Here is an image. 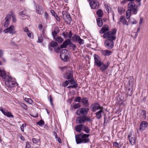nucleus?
I'll return each mask as SVG.
<instances>
[{"mask_svg": "<svg viewBox=\"0 0 148 148\" xmlns=\"http://www.w3.org/2000/svg\"><path fill=\"white\" fill-rule=\"evenodd\" d=\"M51 12L52 14L54 16L56 20L58 21H60V19L59 17L57 16V14L53 10H51Z\"/></svg>", "mask_w": 148, "mask_h": 148, "instance_id": "28", "label": "nucleus"}, {"mask_svg": "<svg viewBox=\"0 0 148 148\" xmlns=\"http://www.w3.org/2000/svg\"><path fill=\"white\" fill-rule=\"evenodd\" d=\"M97 21L98 26L99 27H101L103 25V22L101 19L98 18H97Z\"/></svg>", "mask_w": 148, "mask_h": 148, "instance_id": "29", "label": "nucleus"}, {"mask_svg": "<svg viewBox=\"0 0 148 148\" xmlns=\"http://www.w3.org/2000/svg\"><path fill=\"white\" fill-rule=\"evenodd\" d=\"M119 21L122 22L123 25H128V23H127L126 20L124 16H122L120 17Z\"/></svg>", "mask_w": 148, "mask_h": 148, "instance_id": "25", "label": "nucleus"}, {"mask_svg": "<svg viewBox=\"0 0 148 148\" xmlns=\"http://www.w3.org/2000/svg\"><path fill=\"white\" fill-rule=\"evenodd\" d=\"M69 47H71V48H72L73 49V50H74L75 49L76 47V45L72 43L71 42V43L69 44Z\"/></svg>", "mask_w": 148, "mask_h": 148, "instance_id": "43", "label": "nucleus"}, {"mask_svg": "<svg viewBox=\"0 0 148 148\" xmlns=\"http://www.w3.org/2000/svg\"><path fill=\"white\" fill-rule=\"evenodd\" d=\"M134 0H124L121 2V3L123 4H124L128 1H134Z\"/></svg>", "mask_w": 148, "mask_h": 148, "instance_id": "51", "label": "nucleus"}, {"mask_svg": "<svg viewBox=\"0 0 148 148\" xmlns=\"http://www.w3.org/2000/svg\"><path fill=\"white\" fill-rule=\"evenodd\" d=\"M57 34V32H56L55 31H54L52 32V35L54 38L56 36Z\"/></svg>", "mask_w": 148, "mask_h": 148, "instance_id": "55", "label": "nucleus"}, {"mask_svg": "<svg viewBox=\"0 0 148 148\" xmlns=\"http://www.w3.org/2000/svg\"><path fill=\"white\" fill-rule=\"evenodd\" d=\"M90 122L91 121V119L88 116H82L78 117L77 119L76 123H84L86 121Z\"/></svg>", "mask_w": 148, "mask_h": 148, "instance_id": "7", "label": "nucleus"}, {"mask_svg": "<svg viewBox=\"0 0 148 148\" xmlns=\"http://www.w3.org/2000/svg\"><path fill=\"white\" fill-rule=\"evenodd\" d=\"M72 36V34L71 31L69 32V34L68 35V37L70 38Z\"/></svg>", "mask_w": 148, "mask_h": 148, "instance_id": "61", "label": "nucleus"}, {"mask_svg": "<svg viewBox=\"0 0 148 148\" xmlns=\"http://www.w3.org/2000/svg\"><path fill=\"white\" fill-rule=\"evenodd\" d=\"M37 123L39 126H42L44 125V122L42 120H41L38 122H37Z\"/></svg>", "mask_w": 148, "mask_h": 148, "instance_id": "45", "label": "nucleus"}, {"mask_svg": "<svg viewBox=\"0 0 148 148\" xmlns=\"http://www.w3.org/2000/svg\"><path fill=\"white\" fill-rule=\"evenodd\" d=\"M133 134V131H131L128 136V139L132 145L136 143V139Z\"/></svg>", "mask_w": 148, "mask_h": 148, "instance_id": "11", "label": "nucleus"}, {"mask_svg": "<svg viewBox=\"0 0 148 148\" xmlns=\"http://www.w3.org/2000/svg\"><path fill=\"white\" fill-rule=\"evenodd\" d=\"M10 13L11 14H10V16H12L13 21L14 22H16V16L14 14V12L12 11H11Z\"/></svg>", "mask_w": 148, "mask_h": 148, "instance_id": "33", "label": "nucleus"}, {"mask_svg": "<svg viewBox=\"0 0 148 148\" xmlns=\"http://www.w3.org/2000/svg\"><path fill=\"white\" fill-rule=\"evenodd\" d=\"M89 109L88 108L84 107L77 110L76 112V114L78 115L82 114V116H86L87 115Z\"/></svg>", "mask_w": 148, "mask_h": 148, "instance_id": "6", "label": "nucleus"}, {"mask_svg": "<svg viewBox=\"0 0 148 148\" xmlns=\"http://www.w3.org/2000/svg\"><path fill=\"white\" fill-rule=\"evenodd\" d=\"M76 41L80 45H83L84 43V40L81 39L79 36H78Z\"/></svg>", "mask_w": 148, "mask_h": 148, "instance_id": "32", "label": "nucleus"}, {"mask_svg": "<svg viewBox=\"0 0 148 148\" xmlns=\"http://www.w3.org/2000/svg\"><path fill=\"white\" fill-rule=\"evenodd\" d=\"M127 96H131L132 95V90L129 88L126 90Z\"/></svg>", "mask_w": 148, "mask_h": 148, "instance_id": "37", "label": "nucleus"}, {"mask_svg": "<svg viewBox=\"0 0 148 148\" xmlns=\"http://www.w3.org/2000/svg\"><path fill=\"white\" fill-rule=\"evenodd\" d=\"M81 99H82L80 97H78L75 99L74 101L79 102L81 101Z\"/></svg>", "mask_w": 148, "mask_h": 148, "instance_id": "46", "label": "nucleus"}, {"mask_svg": "<svg viewBox=\"0 0 148 148\" xmlns=\"http://www.w3.org/2000/svg\"><path fill=\"white\" fill-rule=\"evenodd\" d=\"M24 100L29 104H32L33 102L32 99L30 98H25L24 99Z\"/></svg>", "mask_w": 148, "mask_h": 148, "instance_id": "40", "label": "nucleus"}, {"mask_svg": "<svg viewBox=\"0 0 148 148\" xmlns=\"http://www.w3.org/2000/svg\"><path fill=\"white\" fill-rule=\"evenodd\" d=\"M98 17H101L103 15V11L101 9L98 10L96 12Z\"/></svg>", "mask_w": 148, "mask_h": 148, "instance_id": "34", "label": "nucleus"}, {"mask_svg": "<svg viewBox=\"0 0 148 148\" xmlns=\"http://www.w3.org/2000/svg\"><path fill=\"white\" fill-rule=\"evenodd\" d=\"M67 51V49H63L60 51V57L61 59L64 62H67L69 60L68 56L65 54V52Z\"/></svg>", "mask_w": 148, "mask_h": 148, "instance_id": "10", "label": "nucleus"}, {"mask_svg": "<svg viewBox=\"0 0 148 148\" xmlns=\"http://www.w3.org/2000/svg\"><path fill=\"white\" fill-rule=\"evenodd\" d=\"M141 0H135L134 1H130L128 4V7L129 10L132 11V13L136 14L138 12L137 8L140 5Z\"/></svg>", "mask_w": 148, "mask_h": 148, "instance_id": "3", "label": "nucleus"}, {"mask_svg": "<svg viewBox=\"0 0 148 148\" xmlns=\"http://www.w3.org/2000/svg\"><path fill=\"white\" fill-rule=\"evenodd\" d=\"M148 125V123L146 121H143L140 124L139 130L141 131H143L147 127Z\"/></svg>", "mask_w": 148, "mask_h": 148, "instance_id": "19", "label": "nucleus"}, {"mask_svg": "<svg viewBox=\"0 0 148 148\" xmlns=\"http://www.w3.org/2000/svg\"><path fill=\"white\" fill-rule=\"evenodd\" d=\"M131 11L130 10H128L126 13V17L127 19H129L131 16Z\"/></svg>", "mask_w": 148, "mask_h": 148, "instance_id": "35", "label": "nucleus"}, {"mask_svg": "<svg viewBox=\"0 0 148 148\" xmlns=\"http://www.w3.org/2000/svg\"><path fill=\"white\" fill-rule=\"evenodd\" d=\"M76 88V86L75 85H71L67 87V88Z\"/></svg>", "mask_w": 148, "mask_h": 148, "instance_id": "59", "label": "nucleus"}, {"mask_svg": "<svg viewBox=\"0 0 148 148\" xmlns=\"http://www.w3.org/2000/svg\"><path fill=\"white\" fill-rule=\"evenodd\" d=\"M111 39H106L104 42V45L108 49H112L114 46L113 41Z\"/></svg>", "mask_w": 148, "mask_h": 148, "instance_id": "9", "label": "nucleus"}, {"mask_svg": "<svg viewBox=\"0 0 148 148\" xmlns=\"http://www.w3.org/2000/svg\"><path fill=\"white\" fill-rule=\"evenodd\" d=\"M143 18H140V20L139 21V24H142L143 22Z\"/></svg>", "mask_w": 148, "mask_h": 148, "instance_id": "64", "label": "nucleus"}, {"mask_svg": "<svg viewBox=\"0 0 148 148\" xmlns=\"http://www.w3.org/2000/svg\"><path fill=\"white\" fill-rule=\"evenodd\" d=\"M82 124H79L76 126L75 130L77 132H80L82 130Z\"/></svg>", "mask_w": 148, "mask_h": 148, "instance_id": "26", "label": "nucleus"}, {"mask_svg": "<svg viewBox=\"0 0 148 148\" xmlns=\"http://www.w3.org/2000/svg\"><path fill=\"white\" fill-rule=\"evenodd\" d=\"M43 37L42 36H39L38 37V40L37 42L39 43H41L42 42Z\"/></svg>", "mask_w": 148, "mask_h": 148, "instance_id": "50", "label": "nucleus"}, {"mask_svg": "<svg viewBox=\"0 0 148 148\" xmlns=\"http://www.w3.org/2000/svg\"><path fill=\"white\" fill-rule=\"evenodd\" d=\"M118 10L119 13L120 14H121L125 11V10L122 7H119L118 8Z\"/></svg>", "mask_w": 148, "mask_h": 148, "instance_id": "39", "label": "nucleus"}, {"mask_svg": "<svg viewBox=\"0 0 148 148\" xmlns=\"http://www.w3.org/2000/svg\"><path fill=\"white\" fill-rule=\"evenodd\" d=\"M91 8L93 9H97L99 6V3L98 1L94 0L90 2L89 3Z\"/></svg>", "mask_w": 148, "mask_h": 148, "instance_id": "15", "label": "nucleus"}, {"mask_svg": "<svg viewBox=\"0 0 148 148\" xmlns=\"http://www.w3.org/2000/svg\"><path fill=\"white\" fill-rule=\"evenodd\" d=\"M26 126V125H25V124H23L21 126V130L22 132L24 131L23 128H24V126Z\"/></svg>", "mask_w": 148, "mask_h": 148, "instance_id": "56", "label": "nucleus"}, {"mask_svg": "<svg viewBox=\"0 0 148 148\" xmlns=\"http://www.w3.org/2000/svg\"><path fill=\"white\" fill-rule=\"evenodd\" d=\"M101 53L102 55L104 56H109L111 54L112 51L108 50H106L102 51Z\"/></svg>", "mask_w": 148, "mask_h": 148, "instance_id": "24", "label": "nucleus"}, {"mask_svg": "<svg viewBox=\"0 0 148 148\" xmlns=\"http://www.w3.org/2000/svg\"><path fill=\"white\" fill-rule=\"evenodd\" d=\"M24 31L25 32H26L27 33L28 32H29L30 31L28 30V29L27 27H25L24 28Z\"/></svg>", "mask_w": 148, "mask_h": 148, "instance_id": "63", "label": "nucleus"}, {"mask_svg": "<svg viewBox=\"0 0 148 148\" xmlns=\"http://www.w3.org/2000/svg\"><path fill=\"white\" fill-rule=\"evenodd\" d=\"M103 108L100 107L98 102H95L92 104L90 106V108L92 112H95L98 109L100 110V108Z\"/></svg>", "mask_w": 148, "mask_h": 148, "instance_id": "13", "label": "nucleus"}, {"mask_svg": "<svg viewBox=\"0 0 148 148\" xmlns=\"http://www.w3.org/2000/svg\"><path fill=\"white\" fill-rule=\"evenodd\" d=\"M62 34V35L65 38H66L68 37V33L67 32H64Z\"/></svg>", "mask_w": 148, "mask_h": 148, "instance_id": "53", "label": "nucleus"}, {"mask_svg": "<svg viewBox=\"0 0 148 148\" xmlns=\"http://www.w3.org/2000/svg\"><path fill=\"white\" fill-rule=\"evenodd\" d=\"M27 34V35L28 37L29 38H34L33 34L30 31L28 32Z\"/></svg>", "mask_w": 148, "mask_h": 148, "instance_id": "42", "label": "nucleus"}, {"mask_svg": "<svg viewBox=\"0 0 148 148\" xmlns=\"http://www.w3.org/2000/svg\"><path fill=\"white\" fill-rule=\"evenodd\" d=\"M3 32L5 33H9L12 34L16 33L15 28L13 25H11L9 27L6 28L4 29Z\"/></svg>", "mask_w": 148, "mask_h": 148, "instance_id": "12", "label": "nucleus"}, {"mask_svg": "<svg viewBox=\"0 0 148 148\" xmlns=\"http://www.w3.org/2000/svg\"><path fill=\"white\" fill-rule=\"evenodd\" d=\"M3 54V50L0 49V58L1 57Z\"/></svg>", "mask_w": 148, "mask_h": 148, "instance_id": "60", "label": "nucleus"}, {"mask_svg": "<svg viewBox=\"0 0 148 148\" xmlns=\"http://www.w3.org/2000/svg\"><path fill=\"white\" fill-rule=\"evenodd\" d=\"M103 111V108H100V110L95 113L96 115V118L97 119H99L101 117V113Z\"/></svg>", "mask_w": 148, "mask_h": 148, "instance_id": "22", "label": "nucleus"}, {"mask_svg": "<svg viewBox=\"0 0 148 148\" xmlns=\"http://www.w3.org/2000/svg\"><path fill=\"white\" fill-rule=\"evenodd\" d=\"M25 14L23 11L19 13V15L22 16H23V15H25Z\"/></svg>", "mask_w": 148, "mask_h": 148, "instance_id": "58", "label": "nucleus"}, {"mask_svg": "<svg viewBox=\"0 0 148 148\" xmlns=\"http://www.w3.org/2000/svg\"><path fill=\"white\" fill-rule=\"evenodd\" d=\"M93 56L95 65H96L97 67H99L102 72H103L108 69L109 65V62H107V64H105L100 60L99 57L97 55L95 54Z\"/></svg>", "mask_w": 148, "mask_h": 148, "instance_id": "1", "label": "nucleus"}, {"mask_svg": "<svg viewBox=\"0 0 148 148\" xmlns=\"http://www.w3.org/2000/svg\"><path fill=\"white\" fill-rule=\"evenodd\" d=\"M81 102L85 107H88L89 105L88 99L86 97H83L82 99Z\"/></svg>", "mask_w": 148, "mask_h": 148, "instance_id": "21", "label": "nucleus"}, {"mask_svg": "<svg viewBox=\"0 0 148 148\" xmlns=\"http://www.w3.org/2000/svg\"><path fill=\"white\" fill-rule=\"evenodd\" d=\"M66 68V73L64 75V77L65 79H69L73 78V73L71 67H63L61 68V70L62 71L64 69Z\"/></svg>", "mask_w": 148, "mask_h": 148, "instance_id": "5", "label": "nucleus"}, {"mask_svg": "<svg viewBox=\"0 0 148 148\" xmlns=\"http://www.w3.org/2000/svg\"><path fill=\"white\" fill-rule=\"evenodd\" d=\"M80 106L79 103H77L74 105L73 107L75 109H76L80 107Z\"/></svg>", "mask_w": 148, "mask_h": 148, "instance_id": "48", "label": "nucleus"}, {"mask_svg": "<svg viewBox=\"0 0 148 148\" xmlns=\"http://www.w3.org/2000/svg\"><path fill=\"white\" fill-rule=\"evenodd\" d=\"M104 5L105 7L106 8L108 12L109 11V8H110L109 7L108 5L107 4H105Z\"/></svg>", "mask_w": 148, "mask_h": 148, "instance_id": "57", "label": "nucleus"}, {"mask_svg": "<svg viewBox=\"0 0 148 148\" xmlns=\"http://www.w3.org/2000/svg\"><path fill=\"white\" fill-rule=\"evenodd\" d=\"M60 48L59 47H56L54 49L56 53H58L60 51Z\"/></svg>", "mask_w": 148, "mask_h": 148, "instance_id": "52", "label": "nucleus"}, {"mask_svg": "<svg viewBox=\"0 0 148 148\" xmlns=\"http://www.w3.org/2000/svg\"><path fill=\"white\" fill-rule=\"evenodd\" d=\"M113 145L116 147H119V145L116 142H115L113 143Z\"/></svg>", "mask_w": 148, "mask_h": 148, "instance_id": "54", "label": "nucleus"}, {"mask_svg": "<svg viewBox=\"0 0 148 148\" xmlns=\"http://www.w3.org/2000/svg\"><path fill=\"white\" fill-rule=\"evenodd\" d=\"M58 45V43L54 41H52L50 42L49 44V45L51 47H56Z\"/></svg>", "mask_w": 148, "mask_h": 148, "instance_id": "30", "label": "nucleus"}, {"mask_svg": "<svg viewBox=\"0 0 148 148\" xmlns=\"http://www.w3.org/2000/svg\"><path fill=\"white\" fill-rule=\"evenodd\" d=\"M21 105L22 107L25 110H27V106L24 103H21Z\"/></svg>", "mask_w": 148, "mask_h": 148, "instance_id": "49", "label": "nucleus"}, {"mask_svg": "<svg viewBox=\"0 0 148 148\" xmlns=\"http://www.w3.org/2000/svg\"><path fill=\"white\" fill-rule=\"evenodd\" d=\"M90 136L89 134L81 133L75 135V140L77 144L81 143H86L90 141L88 138Z\"/></svg>", "mask_w": 148, "mask_h": 148, "instance_id": "2", "label": "nucleus"}, {"mask_svg": "<svg viewBox=\"0 0 148 148\" xmlns=\"http://www.w3.org/2000/svg\"><path fill=\"white\" fill-rule=\"evenodd\" d=\"M32 141L34 143L37 144L40 141V139L36 138H33L32 139Z\"/></svg>", "mask_w": 148, "mask_h": 148, "instance_id": "41", "label": "nucleus"}, {"mask_svg": "<svg viewBox=\"0 0 148 148\" xmlns=\"http://www.w3.org/2000/svg\"><path fill=\"white\" fill-rule=\"evenodd\" d=\"M78 36L74 35L71 38V40L74 42L76 41Z\"/></svg>", "mask_w": 148, "mask_h": 148, "instance_id": "44", "label": "nucleus"}, {"mask_svg": "<svg viewBox=\"0 0 148 148\" xmlns=\"http://www.w3.org/2000/svg\"><path fill=\"white\" fill-rule=\"evenodd\" d=\"M12 80L6 79L5 83L6 86L8 87H12L14 86L15 82Z\"/></svg>", "mask_w": 148, "mask_h": 148, "instance_id": "16", "label": "nucleus"}, {"mask_svg": "<svg viewBox=\"0 0 148 148\" xmlns=\"http://www.w3.org/2000/svg\"><path fill=\"white\" fill-rule=\"evenodd\" d=\"M70 83L71 85H75L76 86V88L78 84L76 83L73 80V79L70 80Z\"/></svg>", "mask_w": 148, "mask_h": 148, "instance_id": "38", "label": "nucleus"}, {"mask_svg": "<svg viewBox=\"0 0 148 148\" xmlns=\"http://www.w3.org/2000/svg\"><path fill=\"white\" fill-rule=\"evenodd\" d=\"M0 76L3 79L12 80V79L11 77L7 76L6 72L3 70H0Z\"/></svg>", "mask_w": 148, "mask_h": 148, "instance_id": "14", "label": "nucleus"}, {"mask_svg": "<svg viewBox=\"0 0 148 148\" xmlns=\"http://www.w3.org/2000/svg\"><path fill=\"white\" fill-rule=\"evenodd\" d=\"M109 30V27L108 26L105 25H104L101 29L100 31L99 32L100 34H103L105 33V32L108 31Z\"/></svg>", "mask_w": 148, "mask_h": 148, "instance_id": "23", "label": "nucleus"}, {"mask_svg": "<svg viewBox=\"0 0 148 148\" xmlns=\"http://www.w3.org/2000/svg\"><path fill=\"white\" fill-rule=\"evenodd\" d=\"M0 110L5 116L8 117H13V116L12 114L11 113L8 111L7 110H5V109H4L1 108H0Z\"/></svg>", "mask_w": 148, "mask_h": 148, "instance_id": "17", "label": "nucleus"}, {"mask_svg": "<svg viewBox=\"0 0 148 148\" xmlns=\"http://www.w3.org/2000/svg\"><path fill=\"white\" fill-rule=\"evenodd\" d=\"M10 15L7 14L5 18V22L4 23V26L5 27H7L10 23Z\"/></svg>", "mask_w": 148, "mask_h": 148, "instance_id": "18", "label": "nucleus"}, {"mask_svg": "<svg viewBox=\"0 0 148 148\" xmlns=\"http://www.w3.org/2000/svg\"><path fill=\"white\" fill-rule=\"evenodd\" d=\"M71 43V39H67L63 42L62 44L60 46L61 49L66 48L67 46Z\"/></svg>", "mask_w": 148, "mask_h": 148, "instance_id": "20", "label": "nucleus"}, {"mask_svg": "<svg viewBox=\"0 0 148 148\" xmlns=\"http://www.w3.org/2000/svg\"><path fill=\"white\" fill-rule=\"evenodd\" d=\"M69 83H70V80H66L63 83V86L64 87H66L68 85Z\"/></svg>", "mask_w": 148, "mask_h": 148, "instance_id": "47", "label": "nucleus"}, {"mask_svg": "<svg viewBox=\"0 0 148 148\" xmlns=\"http://www.w3.org/2000/svg\"><path fill=\"white\" fill-rule=\"evenodd\" d=\"M62 15L63 17V19L65 20L66 23H68L69 21L70 24L72 20V18L69 13L65 11H63L62 12Z\"/></svg>", "mask_w": 148, "mask_h": 148, "instance_id": "8", "label": "nucleus"}, {"mask_svg": "<svg viewBox=\"0 0 148 148\" xmlns=\"http://www.w3.org/2000/svg\"><path fill=\"white\" fill-rule=\"evenodd\" d=\"M82 130L84 131L87 133H89L90 132V130L89 128L88 127L86 126V125H83V127Z\"/></svg>", "mask_w": 148, "mask_h": 148, "instance_id": "27", "label": "nucleus"}, {"mask_svg": "<svg viewBox=\"0 0 148 148\" xmlns=\"http://www.w3.org/2000/svg\"><path fill=\"white\" fill-rule=\"evenodd\" d=\"M116 32V29H114L112 31L104 33L103 35V37L104 38H108L109 39L114 40L116 38L115 34Z\"/></svg>", "mask_w": 148, "mask_h": 148, "instance_id": "4", "label": "nucleus"}, {"mask_svg": "<svg viewBox=\"0 0 148 148\" xmlns=\"http://www.w3.org/2000/svg\"><path fill=\"white\" fill-rule=\"evenodd\" d=\"M146 111L144 110H142L141 111L140 115H141L142 118L144 120H145L146 118Z\"/></svg>", "mask_w": 148, "mask_h": 148, "instance_id": "31", "label": "nucleus"}, {"mask_svg": "<svg viewBox=\"0 0 148 148\" xmlns=\"http://www.w3.org/2000/svg\"><path fill=\"white\" fill-rule=\"evenodd\" d=\"M37 12L39 14H42V11L41 10H37Z\"/></svg>", "mask_w": 148, "mask_h": 148, "instance_id": "62", "label": "nucleus"}, {"mask_svg": "<svg viewBox=\"0 0 148 148\" xmlns=\"http://www.w3.org/2000/svg\"><path fill=\"white\" fill-rule=\"evenodd\" d=\"M63 40V39L60 36L57 37L56 39V41L60 43H62Z\"/></svg>", "mask_w": 148, "mask_h": 148, "instance_id": "36", "label": "nucleus"}]
</instances>
